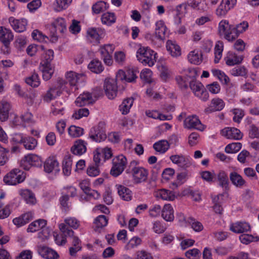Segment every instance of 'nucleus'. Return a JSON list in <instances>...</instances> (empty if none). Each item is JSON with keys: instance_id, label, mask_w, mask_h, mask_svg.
Here are the masks:
<instances>
[{"instance_id": "obj_39", "label": "nucleus", "mask_w": 259, "mask_h": 259, "mask_svg": "<svg viewBox=\"0 0 259 259\" xmlns=\"http://www.w3.org/2000/svg\"><path fill=\"white\" fill-rule=\"evenodd\" d=\"M189 5L200 12H205L208 9V5L205 0H192Z\"/></svg>"}, {"instance_id": "obj_63", "label": "nucleus", "mask_w": 259, "mask_h": 259, "mask_svg": "<svg viewBox=\"0 0 259 259\" xmlns=\"http://www.w3.org/2000/svg\"><path fill=\"white\" fill-rule=\"evenodd\" d=\"M212 73L220 81H229V77L220 70L213 69L212 70Z\"/></svg>"}, {"instance_id": "obj_8", "label": "nucleus", "mask_w": 259, "mask_h": 259, "mask_svg": "<svg viewBox=\"0 0 259 259\" xmlns=\"http://www.w3.org/2000/svg\"><path fill=\"white\" fill-rule=\"evenodd\" d=\"M25 179L23 172L16 168L8 173L4 178V182L10 185H15L22 182Z\"/></svg>"}, {"instance_id": "obj_38", "label": "nucleus", "mask_w": 259, "mask_h": 259, "mask_svg": "<svg viewBox=\"0 0 259 259\" xmlns=\"http://www.w3.org/2000/svg\"><path fill=\"white\" fill-rule=\"evenodd\" d=\"M134 103V98L132 97L125 99L119 106V110L123 115L129 113Z\"/></svg>"}, {"instance_id": "obj_29", "label": "nucleus", "mask_w": 259, "mask_h": 259, "mask_svg": "<svg viewBox=\"0 0 259 259\" xmlns=\"http://www.w3.org/2000/svg\"><path fill=\"white\" fill-rule=\"evenodd\" d=\"M229 177L232 183L237 187L242 188L246 184L245 180L235 171L231 172Z\"/></svg>"}, {"instance_id": "obj_42", "label": "nucleus", "mask_w": 259, "mask_h": 259, "mask_svg": "<svg viewBox=\"0 0 259 259\" xmlns=\"http://www.w3.org/2000/svg\"><path fill=\"white\" fill-rule=\"evenodd\" d=\"M248 27V24L246 21H243L235 26L234 25L233 37L235 40L240 35L246 30Z\"/></svg>"}, {"instance_id": "obj_28", "label": "nucleus", "mask_w": 259, "mask_h": 259, "mask_svg": "<svg viewBox=\"0 0 259 259\" xmlns=\"http://www.w3.org/2000/svg\"><path fill=\"white\" fill-rule=\"evenodd\" d=\"M47 221L44 219H38L31 223L27 229L28 232L34 233L40 230L47 226Z\"/></svg>"}, {"instance_id": "obj_61", "label": "nucleus", "mask_w": 259, "mask_h": 259, "mask_svg": "<svg viewBox=\"0 0 259 259\" xmlns=\"http://www.w3.org/2000/svg\"><path fill=\"white\" fill-rule=\"evenodd\" d=\"M72 161L69 158L64 159L63 161V172L66 176H69L71 173Z\"/></svg>"}, {"instance_id": "obj_47", "label": "nucleus", "mask_w": 259, "mask_h": 259, "mask_svg": "<svg viewBox=\"0 0 259 259\" xmlns=\"http://www.w3.org/2000/svg\"><path fill=\"white\" fill-rule=\"evenodd\" d=\"M88 68L92 72L96 73H100L104 69L102 63L98 60L92 61L88 65Z\"/></svg>"}, {"instance_id": "obj_4", "label": "nucleus", "mask_w": 259, "mask_h": 259, "mask_svg": "<svg viewBox=\"0 0 259 259\" xmlns=\"http://www.w3.org/2000/svg\"><path fill=\"white\" fill-rule=\"evenodd\" d=\"M80 226V222L74 217H67L64 220V223L59 225V228L62 234L65 236L71 237L74 232L69 228L76 230Z\"/></svg>"}, {"instance_id": "obj_24", "label": "nucleus", "mask_w": 259, "mask_h": 259, "mask_svg": "<svg viewBox=\"0 0 259 259\" xmlns=\"http://www.w3.org/2000/svg\"><path fill=\"white\" fill-rule=\"evenodd\" d=\"M19 194L24 201L29 205H33L36 203V199L34 194L28 189H21Z\"/></svg>"}, {"instance_id": "obj_53", "label": "nucleus", "mask_w": 259, "mask_h": 259, "mask_svg": "<svg viewBox=\"0 0 259 259\" xmlns=\"http://www.w3.org/2000/svg\"><path fill=\"white\" fill-rule=\"evenodd\" d=\"M239 240L241 243L245 244H248L251 242L259 241V236H254L252 235L249 234H242L239 236Z\"/></svg>"}, {"instance_id": "obj_46", "label": "nucleus", "mask_w": 259, "mask_h": 259, "mask_svg": "<svg viewBox=\"0 0 259 259\" xmlns=\"http://www.w3.org/2000/svg\"><path fill=\"white\" fill-rule=\"evenodd\" d=\"M216 178L220 186L225 188L228 187L229 184L228 176L224 171H219V172L216 174Z\"/></svg>"}, {"instance_id": "obj_45", "label": "nucleus", "mask_w": 259, "mask_h": 259, "mask_svg": "<svg viewBox=\"0 0 259 259\" xmlns=\"http://www.w3.org/2000/svg\"><path fill=\"white\" fill-rule=\"evenodd\" d=\"M65 77L67 81H78V80H84L86 79L84 73H77L73 71H69L65 73Z\"/></svg>"}, {"instance_id": "obj_10", "label": "nucleus", "mask_w": 259, "mask_h": 259, "mask_svg": "<svg viewBox=\"0 0 259 259\" xmlns=\"http://www.w3.org/2000/svg\"><path fill=\"white\" fill-rule=\"evenodd\" d=\"M13 38L14 35L10 29L3 26H0V41L4 45L2 50H4V53H9V45Z\"/></svg>"}, {"instance_id": "obj_20", "label": "nucleus", "mask_w": 259, "mask_h": 259, "mask_svg": "<svg viewBox=\"0 0 259 259\" xmlns=\"http://www.w3.org/2000/svg\"><path fill=\"white\" fill-rule=\"evenodd\" d=\"M9 23L13 29L18 32H22L26 30L27 24V20L25 19H16L14 17L9 19Z\"/></svg>"}, {"instance_id": "obj_33", "label": "nucleus", "mask_w": 259, "mask_h": 259, "mask_svg": "<svg viewBox=\"0 0 259 259\" xmlns=\"http://www.w3.org/2000/svg\"><path fill=\"white\" fill-rule=\"evenodd\" d=\"M161 217L167 222H171L174 220V210L170 204H166L164 205L161 210Z\"/></svg>"}, {"instance_id": "obj_37", "label": "nucleus", "mask_w": 259, "mask_h": 259, "mask_svg": "<svg viewBox=\"0 0 259 259\" xmlns=\"http://www.w3.org/2000/svg\"><path fill=\"white\" fill-rule=\"evenodd\" d=\"M116 189L119 196L123 200L129 201L132 198V192L127 187L121 185H116Z\"/></svg>"}, {"instance_id": "obj_3", "label": "nucleus", "mask_w": 259, "mask_h": 259, "mask_svg": "<svg viewBox=\"0 0 259 259\" xmlns=\"http://www.w3.org/2000/svg\"><path fill=\"white\" fill-rule=\"evenodd\" d=\"M156 53L149 48L141 47L137 52L136 56L139 62L143 65H148L151 67L156 62Z\"/></svg>"}, {"instance_id": "obj_36", "label": "nucleus", "mask_w": 259, "mask_h": 259, "mask_svg": "<svg viewBox=\"0 0 259 259\" xmlns=\"http://www.w3.org/2000/svg\"><path fill=\"white\" fill-rule=\"evenodd\" d=\"M166 49L173 57H178L181 54L180 47L175 41L172 40H168L167 41Z\"/></svg>"}, {"instance_id": "obj_21", "label": "nucleus", "mask_w": 259, "mask_h": 259, "mask_svg": "<svg viewBox=\"0 0 259 259\" xmlns=\"http://www.w3.org/2000/svg\"><path fill=\"white\" fill-rule=\"evenodd\" d=\"M102 33L101 29L89 28L87 30V37L91 42L98 44L100 42Z\"/></svg>"}, {"instance_id": "obj_35", "label": "nucleus", "mask_w": 259, "mask_h": 259, "mask_svg": "<svg viewBox=\"0 0 259 259\" xmlns=\"http://www.w3.org/2000/svg\"><path fill=\"white\" fill-rule=\"evenodd\" d=\"M155 35L160 40H163L165 38V35L166 31V27L162 20L157 21L155 24Z\"/></svg>"}, {"instance_id": "obj_17", "label": "nucleus", "mask_w": 259, "mask_h": 259, "mask_svg": "<svg viewBox=\"0 0 259 259\" xmlns=\"http://www.w3.org/2000/svg\"><path fill=\"white\" fill-rule=\"evenodd\" d=\"M221 134L227 139L231 140H239L243 137V134L240 131L235 127H226L221 131Z\"/></svg>"}, {"instance_id": "obj_11", "label": "nucleus", "mask_w": 259, "mask_h": 259, "mask_svg": "<svg viewBox=\"0 0 259 259\" xmlns=\"http://www.w3.org/2000/svg\"><path fill=\"white\" fill-rule=\"evenodd\" d=\"M189 85L196 97L203 101L208 100L209 94L201 82H190Z\"/></svg>"}, {"instance_id": "obj_58", "label": "nucleus", "mask_w": 259, "mask_h": 259, "mask_svg": "<svg viewBox=\"0 0 259 259\" xmlns=\"http://www.w3.org/2000/svg\"><path fill=\"white\" fill-rule=\"evenodd\" d=\"M90 114V112L87 108H80L76 110L72 115V118L75 119H79L83 117H87Z\"/></svg>"}, {"instance_id": "obj_12", "label": "nucleus", "mask_w": 259, "mask_h": 259, "mask_svg": "<svg viewBox=\"0 0 259 259\" xmlns=\"http://www.w3.org/2000/svg\"><path fill=\"white\" fill-rule=\"evenodd\" d=\"M115 49L113 45L107 44L100 47L99 52L104 63L108 66L112 65V54Z\"/></svg>"}, {"instance_id": "obj_50", "label": "nucleus", "mask_w": 259, "mask_h": 259, "mask_svg": "<svg viewBox=\"0 0 259 259\" xmlns=\"http://www.w3.org/2000/svg\"><path fill=\"white\" fill-rule=\"evenodd\" d=\"M40 70L41 71L42 76L44 80L47 81L51 78L53 73L51 66L40 65Z\"/></svg>"}, {"instance_id": "obj_31", "label": "nucleus", "mask_w": 259, "mask_h": 259, "mask_svg": "<svg viewBox=\"0 0 259 259\" xmlns=\"http://www.w3.org/2000/svg\"><path fill=\"white\" fill-rule=\"evenodd\" d=\"M11 109V104L6 101H3L0 106V120L5 121L8 119L9 111Z\"/></svg>"}, {"instance_id": "obj_44", "label": "nucleus", "mask_w": 259, "mask_h": 259, "mask_svg": "<svg viewBox=\"0 0 259 259\" xmlns=\"http://www.w3.org/2000/svg\"><path fill=\"white\" fill-rule=\"evenodd\" d=\"M109 8V5L104 1L97 2L92 6V10L94 14H99Z\"/></svg>"}, {"instance_id": "obj_18", "label": "nucleus", "mask_w": 259, "mask_h": 259, "mask_svg": "<svg viewBox=\"0 0 259 259\" xmlns=\"http://www.w3.org/2000/svg\"><path fill=\"white\" fill-rule=\"evenodd\" d=\"M89 138L94 141L100 142L106 139L107 136L105 130L100 126H98L91 128Z\"/></svg>"}, {"instance_id": "obj_62", "label": "nucleus", "mask_w": 259, "mask_h": 259, "mask_svg": "<svg viewBox=\"0 0 259 259\" xmlns=\"http://www.w3.org/2000/svg\"><path fill=\"white\" fill-rule=\"evenodd\" d=\"M135 259H153V257L151 253L142 249L136 251Z\"/></svg>"}, {"instance_id": "obj_27", "label": "nucleus", "mask_w": 259, "mask_h": 259, "mask_svg": "<svg viewBox=\"0 0 259 259\" xmlns=\"http://www.w3.org/2000/svg\"><path fill=\"white\" fill-rule=\"evenodd\" d=\"M169 158L172 163L177 164L181 167H187L190 164L189 158L182 154L173 155Z\"/></svg>"}, {"instance_id": "obj_56", "label": "nucleus", "mask_w": 259, "mask_h": 259, "mask_svg": "<svg viewBox=\"0 0 259 259\" xmlns=\"http://www.w3.org/2000/svg\"><path fill=\"white\" fill-rule=\"evenodd\" d=\"M108 222V219L106 216L100 215L95 219L94 224L96 228H102L107 226Z\"/></svg>"}, {"instance_id": "obj_55", "label": "nucleus", "mask_w": 259, "mask_h": 259, "mask_svg": "<svg viewBox=\"0 0 259 259\" xmlns=\"http://www.w3.org/2000/svg\"><path fill=\"white\" fill-rule=\"evenodd\" d=\"M69 135L72 137H78L83 134V129L75 125L70 126L68 129Z\"/></svg>"}, {"instance_id": "obj_48", "label": "nucleus", "mask_w": 259, "mask_h": 259, "mask_svg": "<svg viewBox=\"0 0 259 259\" xmlns=\"http://www.w3.org/2000/svg\"><path fill=\"white\" fill-rule=\"evenodd\" d=\"M116 16L113 13L107 12L104 13L101 17V21L103 24L111 25L116 21Z\"/></svg>"}, {"instance_id": "obj_26", "label": "nucleus", "mask_w": 259, "mask_h": 259, "mask_svg": "<svg viewBox=\"0 0 259 259\" xmlns=\"http://www.w3.org/2000/svg\"><path fill=\"white\" fill-rule=\"evenodd\" d=\"M243 58L244 57L242 55H237L235 53L229 52L224 59L227 65L234 66L240 64Z\"/></svg>"}, {"instance_id": "obj_32", "label": "nucleus", "mask_w": 259, "mask_h": 259, "mask_svg": "<svg viewBox=\"0 0 259 259\" xmlns=\"http://www.w3.org/2000/svg\"><path fill=\"white\" fill-rule=\"evenodd\" d=\"M155 196L158 198L162 200L172 201L176 197L174 192L166 189H160L155 192Z\"/></svg>"}, {"instance_id": "obj_64", "label": "nucleus", "mask_w": 259, "mask_h": 259, "mask_svg": "<svg viewBox=\"0 0 259 259\" xmlns=\"http://www.w3.org/2000/svg\"><path fill=\"white\" fill-rule=\"evenodd\" d=\"M161 210V206L159 205L155 204L149 209V215L152 218H156L160 215Z\"/></svg>"}, {"instance_id": "obj_25", "label": "nucleus", "mask_w": 259, "mask_h": 259, "mask_svg": "<svg viewBox=\"0 0 259 259\" xmlns=\"http://www.w3.org/2000/svg\"><path fill=\"white\" fill-rule=\"evenodd\" d=\"M117 82H105L104 88L105 93L109 99H113L117 96Z\"/></svg>"}, {"instance_id": "obj_7", "label": "nucleus", "mask_w": 259, "mask_h": 259, "mask_svg": "<svg viewBox=\"0 0 259 259\" xmlns=\"http://www.w3.org/2000/svg\"><path fill=\"white\" fill-rule=\"evenodd\" d=\"M233 29L234 25L229 24L226 20H222L219 24L218 31L220 35L229 41L234 40Z\"/></svg>"}, {"instance_id": "obj_41", "label": "nucleus", "mask_w": 259, "mask_h": 259, "mask_svg": "<svg viewBox=\"0 0 259 259\" xmlns=\"http://www.w3.org/2000/svg\"><path fill=\"white\" fill-rule=\"evenodd\" d=\"M23 145L25 149L28 150H33L37 145V141L30 136H25Z\"/></svg>"}, {"instance_id": "obj_51", "label": "nucleus", "mask_w": 259, "mask_h": 259, "mask_svg": "<svg viewBox=\"0 0 259 259\" xmlns=\"http://www.w3.org/2000/svg\"><path fill=\"white\" fill-rule=\"evenodd\" d=\"M230 73L234 76H245L247 74V70L243 66H239L232 68Z\"/></svg>"}, {"instance_id": "obj_23", "label": "nucleus", "mask_w": 259, "mask_h": 259, "mask_svg": "<svg viewBox=\"0 0 259 259\" xmlns=\"http://www.w3.org/2000/svg\"><path fill=\"white\" fill-rule=\"evenodd\" d=\"M225 107V103L221 99L215 98L211 101L210 105L205 109V112L207 113L214 111H221Z\"/></svg>"}, {"instance_id": "obj_2", "label": "nucleus", "mask_w": 259, "mask_h": 259, "mask_svg": "<svg viewBox=\"0 0 259 259\" xmlns=\"http://www.w3.org/2000/svg\"><path fill=\"white\" fill-rule=\"evenodd\" d=\"M101 95L100 88H96L91 93L86 92L80 94L76 99L77 106L81 107L94 103Z\"/></svg>"}, {"instance_id": "obj_30", "label": "nucleus", "mask_w": 259, "mask_h": 259, "mask_svg": "<svg viewBox=\"0 0 259 259\" xmlns=\"http://www.w3.org/2000/svg\"><path fill=\"white\" fill-rule=\"evenodd\" d=\"M44 167L45 171L48 173H51L53 171L56 172L59 171V163L53 158L47 159L44 163Z\"/></svg>"}, {"instance_id": "obj_14", "label": "nucleus", "mask_w": 259, "mask_h": 259, "mask_svg": "<svg viewBox=\"0 0 259 259\" xmlns=\"http://www.w3.org/2000/svg\"><path fill=\"white\" fill-rule=\"evenodd\" d=\"M184 126L188 129L193 128L199 131H203L204 129L203 125L195 115L188 116L184 120Z\"/></svg>"}, {"instance_id": "obj_52", "label": "nucleus", "mask_w": 259, "mask_h": 259, "mask_svg": "<svg viewBox=\"0 0 259 259\" xmlns=\"http://www.w3.org/2000/svg\"><path fill=\"white\" fill-rule=\"evenodd\" d=\"M242 147V144L239 142L232 143L226 146L225 151L227 153H235L238 152Z\"/></svg>"}, {"instance_id": "obj_6", "label": "nucleus", "mask_w": 259, "mask_h": 259, "mask_svg": "<svg viewBox=\"0 0 259 259\" xmlns=\"http://www.w3.org/2000/svg\"><path fill=\"white\" fill-rule=\"evenodd\" d=\"M127 161L126 158L123 155H119L114 157L112 160V167L110 170V174L117 177L124 170Z\"/></svg>"}, {"instance_id": "obj_43", "label": "nucleus", "mask_w": 259, "mask_h": 259, "mask_svg": "<svg viewBox=\"0 0 259 259\" xmlns=\"http://www.w3.org/2000/svg\"><path fill=\"white\" fill-rule=\"evenodd\" d=\"M169 148V143L166 140H160L153 145V148L161 153H165Z\"/></svg>"}, {"instance_id": "obj_13", "label": "nucleus", "mask_w": 259, "mask_h": 259, "mask_svg": "<svg viewBox=\"0 0 259 259\" xmlns=\"http://www.w3.org/2000/svg\"><path fill=\"white\" fill-rule=\"evenodd\" d=\"M237 0H222L215 11V14L219 17L226 16L228 12L236 5Z\"/></svg>"}, {"instance_id": "obj_54", "label": "nucleus", "mask_w": 259, "mask_h": 259, "mask_svg": "<svg viewBox=\"0 0 259 259\" xmlns=\"http://www.w3.org/2000/svg\"><path fill=\"white\" fill-rule=\"evenodd\" d=\"M201 178L208 183H213L217 181L216 174L214 171H204L201 173Z\"/></svg>"}, {"instance_id": "obj_34", "label": "nucleus", "mask_w": 259, "mask_h": 259, "mask_svg": "<svg viewBox=\"0 0 259 259\" xmlns=\"http://www.w3.org/2000/svg\"><path fill=\"white\" fill-rule=\"evenodd\" d=\"M72 0H55L53 4L54 11L61 12L66 10L71 4Z\"/></svg>"}, {"instance_id": "obj_40", "label": "nucleus", "mask_w": 259, "mask_h": 259, "mask_svg": "<svg viewBox=\"0 0 259 259\" xmlns=\"http://www.w3.org/2000/svg\"><path fill=\"white\" fill-rule=\"evenodd\" d=\"M188 59L191 63L198 65L202 61V55L198 51L194 50L188 54Z\"/></svg>"}, {"instance_id": "obj_49", "label": "nucleus", "mask_w": 259, "mask_h": 259, "mask_svg": "<svg viewBox=\"0 0 259 259\" xmlns=\"http://www.w3.org/2000/svg\"><path fill=\"white\" fill-rule=\"evenodd\" d=\"M224 49V44L222 41H218L214 47V62L218 63L222 57V52Z\"/></svg>"}, {"instance_id": "obj_16", "label": "nucleus", "mask_w": 259, "mask_h": 259, "mask_svg": "<svg viewBox=\"0 0 259 259\" xmlns=\"http://www.w3.org/2000/svg\"><path fill=\"white\" fill-rule=\"evenodd\" d=\"M36 250L38 253L46 259H56L59 256L56 251L45 245H37Z\"/></svg>"}, {"instance_id": "obj_22", "label": "nucleus", "mask_w": 259, "mask_h": 259, "mask_svg": "<svg viewBox=\"0 0 259 259\" xmlns=\"http://www.w3.org/2000/svg\"><path fill=\"white\" fill-rule=\"evenodd\" d=\"M230 229L231 231L235 233H243L244 232H250L251 227L250 225L245 222H237L232 224Z\"/></svg>"}, {"instance_id": "obj_60", "label": "nucleus", "mask_w": 259, "mask_h": 259, "mask_svg": "<svg viewBox=\"0 0 259 259\" xmlns=\"http://www.w3.org/2000/svg\"><path fill=\"white\" fill-rule=\"evenodd\" d=\"M54 58V52L52 50H49L45 54L44 60L40 62L41 65L51 66V62Z\"/></svg>"}, {"instance_id": "obj_57", "label": "nucleus", "mask_w": 259, "mask_h": 259, "mask_svg": "<svg viewBox=\"0 0 259 259\" xmlns=\"http://www.w3.org/2000/svg\"><path fill=\"white\" fill-rule=\"evenodd\" d=\"M31 36L34 39L37 40L39 42H47L49 39L47 36L37 29H35L32 31Z\"/></svg>"}, {"instance_id": "obj_9", "label": "nucleus", "mask_w": 259, "mask_h": 259, "mask_svg": "<svg viewBox=\"0 0 259 259\" xmlns=\"http://www.w3.org/2000/svg\"><path fill=\"white\" fill-rule=\"evenodd\" d=\"M41 164V158L34 154H27L21 161V166L25 170H29L32 166H40Z\"/></svg>"}, {"instance_id": "obj_19", "label": "nucleus", "mask_w": 259, "mask_h": 259, "mask_svg": "<svg viewBox=\"0 0 259 259\" xmlns=\"http://www.w3.org/2000/svg\"><path fill=\"white\" fill-rule=\"evenodd\" d=\"M87 143L83 140H76L71 148L72 153L76 155H81L87 151Z\"/></svg>"}, {"instance_id": "obj_1", "label": "nucleus", "mask_w": 259, "mask_h": 259, "mask_svg": "<svg viewBox=\"0 0 259 259\" xmlns=\"http://www.w3.org/2000/svg\"><path fill=\"white\" fill-rule=\"evenodd\" d=\"M126 172L132 174L133 181L135 184L146 182L149 174L147 169L138 165V163L135 160L130 162L129 168L126 170Z\"/></svg>"}, {"instance_id": "obj_59", "label": "nucleus", "mask_w": 259, "mask_h": 259, "mask_svg": "<svg viewBox=\"0 0 259 259\" xmlns=\"http://www.w3.org/2000/svg\"><path fill=\"white\" fill-rule=\"evenodd\" d=\"M185 255L189 259H198L201 255V252L198 249L193 248L186 251Z\"/></svg>"}, {"instance_id": "obj_5", "label": "nucleus", "mask_w": 259, "mask_h": 259, "mask_svg": "<svg viewBox=\"0 0 259 259\" xmlns=\"http://www.w3.org/2000/svg\"><path fill=\"white\" fill-rule=\"evenodd\" d=\"M50 30L53 39L57 40L58 34L63 36L67 31V24L65 20L62 17L54 19L51 23Z\"/></svg>"}, {"instance_id": "obj_15", "label": "nucleus", "mask_w": 259, "mask_h": 259, "mask_svg": "<svg viewBox=\"0 0 259 259\" xmlns=\"http://www.w3.org/2000/svg\"><path fill=\"white\" fill-rule=\"evenodd\" d=\"M62 82H55V84L51 87L47 93L44 96V100L46 102H49L52 100L59 96L63 91V84Z\"/></svg>"}]
</instances>
